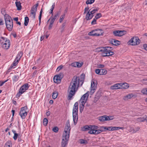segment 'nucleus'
<instances>
[{"instance_id":"56","label":"nucleus","mask_w":147,"mask_h":147,"mask_svg":"<svg viewBox=\"0 0 147 147\" xmlns=\"http://www.w3.org/2000/svg\"><path fill=\"white\" fill-rule=\"evenodd\" d=\"M97 19H96V18H94L93 20L92 21V22H91V24H92V25H93V24H96V20Z\"/></svg>"},{"instance_id":"64","label":"nucleus","mask_w":147,"mask_h":147,"mask_svg":"<svg viewBox=\"0 0 147 147\" xmlns=\"http://www.w3.org/2000/svg\"><path fill=\"white\" fill-rule=\"evenodd\" d=\"M46 115L47 116H49L50 115V111H48L46 113Z\"/></svg>"},{"instance_id":"61","label":"nucleus","mask_w":147,"mask_h":147,"mask_svg":"<svg viewBox=\"0 0 147 147\" xmlns=\"http://www.w3.org/2000/svg\"><path fill=\"white\" fill-rule=\"evenodd\" d=\"M143 47L144 49L147 51V44H144L143 45Z\"/></svg>"},{"instance_id":"28","label":"nucleus","mask_w":147,"mask_h":147,"mask_svg":"<svg viewBox=\"0 0 147 147\" xmlns=\"http://www.w3.org/2000/svg\"><path fill=\"white\" fill-rule=\"evenodd\" d=\"M19 60H18L16 58L13 63V65H11L10 67V68H11L12 67H13V66H16L18 64Z\"/></svg>"},{"instance_id":"5","label":"nucleus","mask_w":147,"mask_h":147,"mask_svg":"<svg viewBox=\"0 0 147 147\" xmlns=\"http://www.w3.org/2000/svg\"><path fill=\"white\" fill-rule=\"evenodd\" d=\"M4 19L7 29L9 31H11L13 26V20L8 15L5 14L4 16Z\"/></svg>"},{"instance_id":"33","label":"nucleus","mask_w":147,"mask_h":147,"mask_svg":"<svg viewBox=\"0 0 147 147\" xmlns=\"http://www.w3.org/2000/svg\"><path fill=\"white\" fill-rule=\"evenodd\" d=\"M58 95V92L56 91L54 92L52 94V97L53 99H55L56 98Z\"/></svg>"},{"instance_id":"23","label":"nucleus","mask_w":147,"mask_h":147,"mask_svg":"<svg viewBox=\"0 0 147 147\" xmlns=\"http://www.w3.org/2000/svg\"><path fill=\"white\" fill-rule=\"evenodd\" d=\"M111 42L114 45L117 46L119 44L120 42L117 40L113 39L111 41Z\"/></svg>"},{"instance_id":"40","label":"nucleus","mask_w":147,"mask_h":147,"mask_svg":"<svg viewBox=\"0 0 147 147\" xmlns=\"http://www.w3.org/2000/svg\"><path fill=\"white\" fill-rule=\"evenodd\" d=\"M107 71L105 69H101V75H105L107 74Z\"/></svg>"},{"instance_id":"51","label":"nucleus","mask_w":147,"mask_h":147,"mask_svg":"<svg viewBox=\"0 0 147 147\" xmlns=\"http://www.w3.org/2000/svg\"><path fill=\"white\" fill-rule=\"evenodd\" d=\"M95 72L97 74L101 75V69H96L95 70Z\"/></svg>"},{"instance_id":"8","label":"nucleus","mask_w":147,"mask_h":147,"mask_svg":"<svg viewBox=\"0 0 147 147\" xmlns=\"http://www.w3.org/2000/svg\"><path fill=\"white\" fill-rule=\"evenodd\" d=\"M140 42V40L138 37L134 36L130 39L128 41V43L130 45L134 46L139 45Z\"/></svg>"},{"instance_id":"57","label":"nucleus","mask_w":147,"mask_h":147,"mask_svg":"<svg viewBox=\"0 0 147 147\" xmlns=\"http://www.w3.org/2000/svg\"><path fill=\"white\" fill-rule=\"evenodd\" d=\"M63 67V66L62 65H61L59 66L57 69V71H59Z\"/></svg>"},{"instance_id":"41","label":"nucleus","mask_w":147,"mask_h":147,"mask_svg":"<svg viewBox=\"0 0 147 147\" xmlns=\"http://www.w3.org/2000/svg\"><path fill=\"white\" fill-rule=\"evenodd\" d=\"M65 16V14H64L62 15L60 17V19L59 20V22L60 23H61L63 21Z\"/></svg>"},{"instance_id":"17","label":"nucleus","mask_w":147,"mask_h":147,"mask_svg":"<svg viewBox=\"0 0 147 147\" xmlns=\"http://www.w3.org/2000/svg\"><path fill=\"white\" fill-rule=\"evenodd\" d=\"M121 83L117 84L111 86V89H117L121 88Z\"/></svg>"},{"instance_id":"46","label":"nucleus","mask_w":147,"mask_h":147,"mask_svg":"<svg viewBox=\"0 0 147 147\" xmlns=\"http://www.w3.org/2000/svg\"><path fill=\"white\" fill-rule=\"evenodd\" d=\"M94 1V0H87L86 2V3L87 4H91L93 3Z\"/></svg>"},{"instance_id":"37","label":"nucleus","mask_w":147,"mask_h":147,"mask_svg":"<svg viewBox=\"0 0 147 147\" xmlns=\"http://www.w3.org/2000/svg\"><path fill=\"white\" fill-rule=\"evenodd\" d=\"M20 115L22 118L24 119L25 118L26 116L27 115V114H26V113H22V112H20Z\"/></svg>"},{"instance_id":"49","label":"nucleus","mask_w":147,"mask_h":147,"mask_svg":"<svg viewBox=\"0 0 147 147\" xmlns=\"http://www.w3.org/2000/svg\"><path fill=\"white\" fill-rule=\"evenodd\" d=\"M101 16V14L100 13H97L95 17L96 19H98Z\"/></svg>"},{"instance_id":"30","label":"nucleus","mask_w":147,"mask_h":147,"mask_svg":"<svg viewBox=\"0 0 147 147\" xmlns=\"http://www.w3.org/2000/svg\"><path fill=\"white\" fill-rule=\"evenodd\" d=\"M117 127H109V131H112L115 130H118Z\"/></svg>"},{"instance_id":"2","label":"nucleus","mask_w":147,"mask_h":147,"mask_svg":"<svg viewBox=\"0 0 147 147\" xmlns=\"http://www.w3.org/2000/svg\"><path fill=\"white\" fill-rule=\"evenodd\" d=\"M98 127L96 125H86L82 128V130L83 131L89 130L88 133L89 134L96 135L100 134L103 131L101 129H98Z\"/></svg>"},{"instance_id":"21","label":"nucleus","mask_w":147,"mask_h":147,"mask_svg":"<svg viewBox=\"0 0 147 147\" xmlns=\"http://www.w3.org/2000/svg\"><path fill=\"white\" fill-rule=\"evenodd\" d=\"M16 5L18 10H20L22 8L21 3L20 1H18L17 0L16 1L15 3Z\"/></svg>"},{"instance_id":"62","label":"nucleus","mask_w":147,"mask_h":147,"mask_svg":"<svg viewBox=\"0 0 147 147\" xmlns=\"http://www.w3.org/2000/svg\"><path fill=\"white\" fill-rule=\"evenodd\" d=\"M7 81V80L5 81L4 82H0V86H2L3 84L6 82Z\"/></svg>"},{"instance_id":"55","label":"nucleus","mask_w":147,"mask_h":147,"mask_svg":"<svg viewBox=\"0 0 147 147\" xmlns=\"http://www.w3.org/2000/svg\"><path fill=\"white\" fill-rule=\"evenodd\" d=\"M89 10V7H86L84 9V14H85L86 12H88Z\"/></svg>"},{"instance_id":"18","label":"nucleus","mask_w":147,"mask_h":147,"mask_svg":"<svg viewBox=\"0 0 147 147\" xmlns=\"http://www.w3.org/2000/svg\"><path fill=\"white\" fill-rule=\"evenodd\" d=\"M92 9H90L89 11L87 13L86 15V19L87 20H89L91 19L93 16V15H92L90 12V11Z\"/></svg>"},{"instance_id":"42","label":"nucleus","mask_w":147,"mask_h":147,"mask_svg":"<svg viewBox=\"0 0 147 147\" xmlns=\"http://www.w3.org/2000/svg\"><path fill=\"white\" fill-rule=\"evenodd\" d=\"M48 120L47 118H44L43 121V123L44 125L45 126H46L48 124Z\"/></svg>"},{"instance_id":"59","label":"nucleus","mask_w":147,"mask_h":147,"mask_svg":"<svg viewBox=\"0 0 147 147\" xmlns=\"http://www.w3.org/2000/svg\"><path fill=\"white\" fill-rule=\"evenodd\" d=\"M18 134H14V136L13 137V138L15 140H16L18 137Z\"/></svg>"},{"instance_id":"22","label":"nucleus","mask_w":147,"mask_h":147,"mask_svg":"<svg viewBox=\"0 0 147 147\" xmlns=\"http://www.w3.org/2000/svg\"><path fill=\"white\" fill-rule=\"evenodd\" d=\"M140 129L139 127H137L133 128L132 127H131L130 131L132 132L133 133H135L137 131H138Z\"/></svg>"},{"instance_id":"12","label":"nucleus","mask_w":147,"mask_h":147,"mask_svg":"<svg viewBox=\"0 0 147 147\" xmlns=\"http://www.w3.org/2000/svg\"><path fill=\"white\" fill-rule=\"evenodd\" d=\"M89 92L88 91L84 94L81 98L80 100V103L85 104L88 98Z\"/></svg>"},{"instance_id":"48","label":"nucleus","mask_w":147,"mask_h":147,"mask_svg":"<svg viewBox=\"0 0 147 147\" xmlns=\"http://www.w3.org/2000/svg\"><path fill=\"white\" fill-rule=\"evenodd\" d=\"M80 143L82 144H87V142L86 140H80Z\"/></svg>"},{"instance_id":"19","label":"nucleus","mask_w":147,"mask_h":147,"mask_svg":"<svg viewBox=\"0 0 147 147\" xmlns=\"http://www.w3.org/2000/svg\"><path fill=\"white\" fill-rule=\"evenodd\" d=\"M38 5V4L36 3L33 6L31 9L30 12L36 13Z\"/></svg>"},{"instance_id":"50","label":"nucleus","mask_w":147,"mask_h":147,"mask_svg":"<svg viewBox=\"0 0 147 147\" xmlns=\"http://www.w3.org/2000/svg\"><path fill=\"white\" fill-rule=\"evenodd\" d=\"M19 77L18 76H14L13 78V80L14 81H17Z\"/></svg>"},{"instance_id":"15","label":"nucleus","mask_w":147,"mask_h":147,"mask_svg":"<svg viewBox=\"0 0 147 147\" xmlns=\"http://www.w3.org/2000/svg\"><path fill=\"white\" fill-rule=\"evenodd\" d=\"M136 96L132 93H130L124 96L123 97V99L125 101L128 100L129 99H131L132 97H136Z\"/></svg>"},{"instance_id":"13","label":"nucleus","mask_w":147,"mask_h":147,"mask_svg":"<svg viewBox=\"0 0 147 147\" xmlns=\"http://www.w3.org/2000/svg\"><path fill=\"white\" fill-rule=\"evenodd\" d=\"M126 32L125 30H115L113 32V33L115 36H121L126 34Z\"/></svg>"},{"instance_id":"53","label":"nucleus","mask_w":147,"mask_h":147,"mask_svg":"<svg viewBox=\"0 0 147 147\" xmlns=\"http://www.w3.org/2000/svg\"><path fill=\"white\" fill-rule=\"evenodd\" d=\"M100 128L101 129H106L107 130L109 131V127H107L102 126Z\"/></svg>"},{"instance_id":"29","label":"nucleus","mask_w":147,"mask_h":147,"mask_svg":"<svg viewBox=\"0 0 147 147\" xmlns=\"http://www.w3.org/2000/svg\"><path fill=\"white\" fill-rule=\"evenodd\" d=\"M85 104L80 103V110L81 113L83 111L84 106Z\"/></svg>"},{"instance_id":"47","label":"nucleus","mask_w":147,"mask_h":147,"mask_svg":"<svg viewBox=\"0 0 147 147\" xmlns=\"http://www.w3.org/2000/svg\"><path fill=\"white\" fill-rule=\"evenodd\" d=\"M83 63H79L78 62H77L76 67H80L83 65Z\"/></svg>"},{"instance_id":"38","label":"nucleus","mask_w":147,"mask_h":147,"mask_svg":"<svg viewBox=\"0 0 147 147\" xmlns=\"http://www.w3.org/2000/svg\"><path fill=\"white\" fill-rule=\"evenodd\" d=\"M95 31L94 30L92 31L89 32L88 34L90 36H96V33H95Z\"/></svg>"},{"instance_id":"31","label":"nucleus","mask_w":147,"mask_h":147,"mask_svg":"<svg viewBox=\"0 0 147 147\" xmlns=\"http://www.w3.org/2000/svg\"><path fill=\"white\" fill-rule=\"evenodd\" d=\"M92 9L90 11V12L92 15H93V14L96 13V11H97L98 9L97 8H96L94 9H92V8H91Z\"/></svg>"},{"instance_id":"39","label":"nucleus","mask_w":147,"mask_h":147,"mask_svg":"<svg viewBox=\"0 0 147 147\" xmlns=\"http://www.w3.org/2000/svg\"><path fill=\"white\" fill-rule=\"evenodd\" d=\"M59 12H57L55 14V15L54 16L51 17V18L52 19L55 21V20L56 19V18H57V17L59 16Z\"/></svg>"},{"instance_id":"32","label":"nucleus","mask_w":147,"mask_h":147,"mask_svg":"<svg viewBox=\"0 0 147 147\" xmlns=\"http://www.w3.org/2000/svg\"><path fill=\"white\" fill-rule=\"evenodd\" d=\"M22 55V52H19L18 55H17V57L16 58V59H17L18 60H20L21 58Z\"/></svg>"},{"instance_id":"63","label":"nucleus","mask_w":147,"mask_h":147,"mask_svg":"<svg viewBox=\"0 0 147 147\" xmlns=\"http://www.w3.org/2000/svg\"><path fill=\"white\" fill-rule=\"evenodd\" d=\"M51 19L50 24L51 25H53L55 21L52 19Z\"/></svg>"},{"instance_id":"24","label":"nucleus","mask_w":147,"mask_h":147,"mask_svg":"<svg viewBox=\"0 0 147 147\" xmlns=\"http://www.w3.org/2000/svg\"><path fill=\"white\" fill-rule=\"evenodd\" d=\"M121 88L126 89L129 87V84L126 83H121Z\"/></svg>"},{"instance_id":"34","label":"nucleus","mask_w":147,"mask_h":147,"mask_svg":"<svg viewBox=\"0 0 147 147\" xmlns=\"http://www.w3.org/2000/svg\"><path fill=\"white\" fill-rule=\"evenodd\" d=\"M29 22V18L28 17H26L25 18V20H24V24L25 26H27L28 23Z\"/></svg>"},{"instance_id":"27","label":"nucleus","mask_w":147,"mask_h":147,"mask_svg":"<svg viewBox=\"0 0 147 147\" xmlns=\"http://www.w3.org/2000/svg\"><path fill=\"white\" fill-rule=\"evenodd\" d=\"M27 109V106H25L23 107L22 108L21 111L20 112H22V113H25L27 114L26 110Z\"/></svg>"},{"instance_id":"9","label":"nucleus","mask_w":147,"mask_h":147,"mask_svg":"<svg viewBox=\"0 0 147 147\" xmlns=\"http://www.w3.org/2000/svg\"><path fill=\"white\" fill-rule=\"evenodd\" d=\"M28 84L27 83H26L22 86L19 89L18 92L16 94V97L17 98L19 97L22 93L28 89Z\"/></svg>"},{"instance_id":"3","label":"nucleus","mask_w":147,"mask_h":147,"mask_svg":"<svg viewBox=\"0 0 147 147\" xmlns=\"http://www.w3.org/2000/svg\"><path fill=\"white\" fill-rule=\"evenodd\" d=\"M82 84V81L81 80L80 82L79 77L75 76L73 78L69 86L78 90L79 87L81 86Z\"/></svg>"},{"instance_id":"44","label":"nucleus","mask_w":147,"mask_h":147,"mask_svg":"<svg viewBox=\"0 0 147 147\" xmlns=\"http://www.w3.org/2000/svg\"><path fill=\"white\" fill-rule=\"evenodd\" d=\"M55 5V3H54L53 4L52 6V7L50 9L51 12H50V13L51 14H52V15H53V10L54 8Z\"/></svg>"},{"instance_id":"1","label":"nucleus","mask_w":147,"mask_h":147,"mask_svg":"<svg viewBox=\"0 0 147 147\" xmlns=\"http://www.w3.org/2000/svg\"><path fill=\"white\" fill-rule=\"evenodd\" d=\"M71 130L70 123L69 120L66 123L63 135L61 142L62 147H66L67 144L69 137L70 131Z\"/></svg>"},{"instance_id":"4","label":"nucleus","mask_w":147,"mask_h":147,"mask_svg":"<svg viewBox=\"0 0 147 147\" xmlns=\"http://www.w3.org/2000/svg\"><path fill=\"white\" fill-rule=\"evenodd\" d=\"M112 50V47L107 46L102 48L99 51L102 52L101 53L102 56L103 57H105L113 55L114 54V53L111 51Z\"/></svg>"},{"instance_id":"25","label":"nucleus","mask_w":147,"mask_h":147,"mask_svg":"<svg viewBox=\"0 0 147 147\" xmlns=\"http://www.w3.org/2000/svg\"><path fill=\"white\" fill-rule=\"evenodd\" d=\"M73 117L74 123L76 125L78 120V115H73Z\"/></svg>"},{"instance_id":"26","label":"nucleus","mask_w":147,"mask_h":147,"mask_svg":"<svg viewBox=\"0 0 147 147\" xmlns=\"http://www.w3.org/2000/svg\"><path fill=\"white\" fill-rule=\"evenodd\" d=\"M12 142L10 141H8L6 143L5 147H11Z\"/></svg>"},{"instance_id":"43","label":"nucleus","mask_w":147,"mask_h":147,"mask_svg":"<svg viewBox=\"0 0 147 147\" xmlns=\"http://www.w3.org/2000/svg\"><path fill=\"white\" fill-rule=\"evenodd\" d=\"M65 25H66L65 22L64 23L62 24L61 26V32H63L64 31L65 28Z\"/></svg>"},{"instance_id":"14","label":"nucleus","mask_w":147,"mask_h":147,"mask_svg":"<svg viewBox=\"0 0 147 147\" xmlns=\"http://www.w3.org/2000/svg\"><path fill=\"white\" fill-rule=\"evenodd\" d=\"M78 104L77 102H76L74 105L73 110V115H78Z\"/></svg>"},{"instance_id":"36","label":"nucleus","mask_w":147,"mask_h":147,"mask_svg":"<svg viewBox=\"0 0 147 147\" xmlns=\"http://www.w3.org/2000/svg\"><path fill=\"white\" fill-rule=\"evenodd\" d=\"M141 92L143 94L147 95V88L142 89L141 91Z\"/></svg>"},{"instance_id":"60","label":"nucleus","mask_w":147,"mask_h":147,"mask_svg":"<svg viewBox=\"0 0 147 147\" xmlns=\"http://www.w3.org/2000/svg\"><path fill=\"white\" fill-rule=\"evenodd\" d=\"M105 67V65L103 64H99L98 65V67L99 68H103Z\"/></svg>"},{"instance_id":"45","label":"nucleus","mask_w":147,"mask_h":147,"mask_svg":"<svg viewBox=\"0 0 147 147\" xmlns=\"http://www.w3.org/2000/svg\"><path fill=\"white\" fill-rule=\"evenodd\" d=\"M36 13H33L30 12V17L33 20H34L35 18Z\"/></svg>"},{"instance_id":"7","label":"nucleus","mask_w":147,"mask_h":147,"mask_svg":"<svg viewBox=\"0 0 147 147\" xmlns=\"http://www.w3.org/2000/svg\"><path fill=\"white\" fill-rule=\"evenodd\" d=\"M77 90V89L69 86L67 90L68 100H71L73 97L74 96Z\"/></svg>"},{"instance_id":"16","label":"nucleus","mask_w":147,"mask_h":147,"mask_svg":"<svg viewBox=\"0 0 147 147\" xmlns=\"http://www.w3.org/2000/svg\"><path fill=\"white\" fill-rule=\"evenodd\" d=\"M61 75H56L53 78L54 81L56 83L59 84L61 82Z\"/></svg>"},{"instance_id":"58","label":"nucleus","mask_w":147,"mask_h":147,"mask_svg":"<svg viewBox=\"0 0 147 147\" xmlns=\"http://www.w3.org/2000/svg\"><path fill=\"white\" fill-rule=\"evenodd\" d=\"M77 64V62H74L72 63L71 64V65L73 67H76Z\"/></svg>"},{"instance_id":"35","label":"nucleus","mask_w":147,"mask_h":147,"mask_svg":"<svg viewBox=\"0 0 147 147\" xmlns=\"http://www.w3.org/2000/svg\"><path fill=\"white\" fill-rule=\"evenodd\" d=\"M147 117H140L138 118V120L140 121L143 122L144 121H146L147 120Z\"/></svg>"},{"instance_id":"6","label":"nucleus","mask_w":147,"mask_h":147,"mask_svg":"<svg viewBox=\"0 0 147 147\" xmlns=\"http://www.w3.org/2000/svg\"><path fill=\"white\" fill-rule=\"evenodd\" d=\"M0 43L2 47L5 49H8L10 46V44L9 40L3 37L1 38Z\"/></svg>"},{"instance_id":"10","label":"nucleus","mask_w":147,"mask_h":147,"mask_svg":"<svg viewBox=\"0 0 147 147\" xmlns=\"http://www.w3.org/2000/svg\"><path fill=\"white\" fill-rule=\"evenodd\" d=\"M94 80L91 81L90 90V92L91 95L92 94L95 92L96 89L97 83Z\"/></svg>"},{"instance_id":"11","label":"nucleus","mask_w":147,"mask_h":147,"mask_svg":"<svg viewBox=\"0 0 147 147\" xmlns=\"http://www.w3.org/2000/svg\"><path fill=\"white\" fill-rule=\"evenodd\" d=\"M114 117L113 116H107L104 115L98 118V120L101 121H109L114 119Z\"/></svg>"},{"instance_id":"52","label":"nucleus","mask_w":147,"mask_h":147,"mask_svg":"<svg viewBox=\"0 0 147 147\" xmlns=\"http://www.w3.org/2000/svg\"><path fill=\"white\" fill-rule=\"evenodd\" d=\"M84 77H85L84 75L83 74H82L80 76L81 79H80L79 78V80L80 81L81 80H82L83 81H83H84Z\"/></svg>"},{"instance_id":"20","label":"nucleus","mask_w":147,"mask_h":147,"mask_svg":"<svg viewBox=\"0 0 147 147\" xmlns=\"http://www.w3.org/2000/svg\"><path fill=\"white\" fill-rule=\"evenodd\" d=\"M95 33L97 34H96V36H99L102 35L103 32L101 29H95L94 30Z\"/></svg>"},{"instance_id":"54","label":"nucleus","mask_w":147,"mask_h":147,"mask_svg":"<svg viewBox=\"0 0 147 147\" xmlns=\"http://www.w3.org/2000/svg\"><path fill=\"white\" fill-rule=\"evenodd\" d=\"M53 130L54 132L57 133L58 131V128L57 127H55L53 128Z\"/></svg>"}]
</instances>
